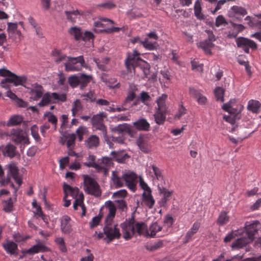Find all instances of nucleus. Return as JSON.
I'll use <instances>...</instances> for the list:
<instances>
[{
	"label": "nucleus",
	"mask_w": 261,
	"mask_h": 261,
	"mask_svg": "<svg viewBox=\"0 0 261 261\" xmlns=\"http://www.w3.org/2000/svg\"><path fill=\"white\" fill-rule=\"evenodd\" d=\"M111 129L112 132L117 133L119 134L126 133L131 135L132 133L130 125L127 123L119 124L115 127L111 128Z\"/></svg>",
	"instance_id": "a211bd4d"
},
{
	"label": "nucleus",
	"mask_w": 261,
	"mask_h": 261,
	"mask_svg": "<svg viewBox=\"0 0 261 261\" xmlns=\"http://www.w3.org/2000/svg\"><path fill=\"white\" fill-rule=\"evenodd\" d=\"M84 189L86 193L98 197L101 196L100 186L96 180L89 175H83Z\"/></svg>",
	"instance_id": "7ed1b4c3"
},
{
	"label": "nucleus",
	"mask_w": 261,
	"mask_h": 261,
	"mask_svg": "<svg viewBox=\"0 0 261 261\" xmlns=\"http://www.w3.org/2000/svg\"><path fill=\"white\" fill-rule=\"evenodd\" d=\"M91 123L93 126H96V124L103 122V120L97 114L94 115L91 118Z\"/></svg>",
	"instance_id": "e2e57ef3"
},
{
	"label": "nucleus",
	"mask_w": 261,
	"mask_h": 261,
	"mask_svg": "<svg viewBox=\"0 0 261 261\" xmlns=\"http://www.w3.org/2000/svg\"><path fill=\"white\" fill-rule=\"evenodd\" d=\"M102 216V214L100 213L97 216L94 217L89 223L90 227L93 228L98 225Z\"/></svg>",
	"instance_id": "37998d69"
},
{
	"label": "nucleus",
	"mask_w": 261,
	"mask_h": 261,
	"mask_svg": "<svg viewBox=\"0 0 261 261\" xmlns=\"http://www.w3.org/2000/svg\"><path fill=\"white\" fill-rule=\"evenodd\" d=\"M194 9L195 16L199 19H204V15L201 13L202 8L201 6V3L199 0H197L196 2L194 5Z\"/></svg>",
	"instance_id": "473e14b6"
},
{
	"label": "nucleus",
	"mask_w": 261,
	"mask_h": 261,
	"mask_svg": "<svg viewBox=\"0 0 261 261\" xmlns=\"http://www.w3.org/2000/svg\"><path fill=\"white\" fill-rule=\"evenodd\" d=\"M25 137L22 135V133H19L15 136L12 137V140L16 144H18L22 141L24 140Z\"/></svg>",
	"instance_id": "603ef678"
},
{
	"label": "nucleus",
	"mask_w": 261,
	"mask_h": 261,
	"mask_svg": "<svg viewBox=\"0 0 261 261\" xmlns=\"http://www.w3.org/2000/svg\"><path fill=\"white\" fill-rule=\"evenodd\" d=\"M84 165L87 167H93L95 168L98 172L101 171L104 167L99 165L95 162H85L83 163Z\"/></svg>",
	"instance_id": "8fccbe9b"
},
{
	"label": "nucleus",
	"mask_w": 261,
	"mask_h": 261,
	"mask_svg": "<svg viewBox=\"0 0 261 261\" xmlns=\"http://www.w3.org/2000/svg\"><path fill=\"white\" fill-rule=\"evenodd\" d=\"M64 137L67 139L66 145L68 148H70L71 146L74 145L75 140L76 139L75 134L72 133L68 134L67 135H65Z\"/></svg>",
	"instance_id": "c03bdc74"
},
{
	"label": "nucleus",
	"mask_w": 261,
	"mask_h": 261,
	"mask_svg": "<svg viewBox=\"0 0 261 261\" xmlns=\"http://www.w3.org/2000/svg\"><path fill=\"white\" fill-rule=\"evenodd\" d=\"M227 24V22L226 21L225 18L222 15H219L216 19L215 25L217 27H219L222 24Z\"/></svg>",
	"instance_id": "680f3d73"
},
{
	"label": "nucleus",
	"mask_w": 261,
	"mask_h": 261,
	"mask_svg": "<svg viewBox=\"0 0 261 261\" xmlns=\"http://www.w3.org/2000/svg\"><path fill=\"white\" fill-rule=\"evenodd\" d=\"M92 79L91 75H88L84 73L73 74L68 78V83L70 86L74 88L80 86L81 90H84Z\"/></svg>",
	"instance_id": "f257e3e1"
},
{
	"label": "nucleus",
	"mask_w": 261,
	"mask_h": 261,
	"mask_svg": "<svg viewBox=\"0 0 261 261\" xmlns=\"http://www.w3.org/2000/svg\"><path fill=\"white\" fill-rule=\"evenodd\" d=\"M12 75L13 76L14 85L15 86L23 85L27 81V77L25 76H18L14 73Z\"/></svg>",
	"instance_id": "ea45409f"
},
{
	"label": "nucleus",
	"mask_w": 261,
	"mask_h": 261,
	"mask_svg": "<svg viewBox=\"0 0 261 261\" xmlns=\"http://www.w3.org/2000/svg\"><path fill=\"white\" fill-rule=\"evenodd\" d=\"M137 175L134 172L126 173L123 174L122 178L127 182L134 181L136 179Z\"/></svg>",
	"instance_id": "a18cd8bd"
},
{
	"label": "nucleus",
	"mask_w": 261,
	"mask_h": 261,
	"mask_svg": "<svg viewBox=\"0 0 261 261\" xmlns=\"http://www.w3.org/2000/svg\"><path fill=\"white\" fill-rule=\"evenodd\" d=\"M69 33L74 36L75 40H79L81 39L83 33L80 28L73 27L69 29Z\"/></svg>",
	"instance_id": "2f4dec72"
},
{
	"label": "nucleus",
	"mask_w": 261,
	"mask_h": 261,
	"mask_svg": "<svg viewBox=\"0 0 261 261\" xmlns=\"http://www.w3.org/2000/svg\"><path fill=\"white\" fill-rule=\"evenodd\" d=\"M140 55V54L136 49L134 50L133 54H127L126 58L125 60L124 64L128 72H132V67L133 64L137 61V58Z\"/></svg>",
	"instance_id": "9b49d317"
},
{
	"label": "nucleus",
	"mask_w": 261,
	"mask_h": 261,
	"mask_svg": "<svg viewBox=\"0 0 261 261\" xmlns=\"http://www.w3.org/2000/svg\"><path fill=\"white\" fill-rule=\"evenodd\" d=\"M231 248L233 249H238L242 248L245 246V237H241L238 238L231 244Z\"/></svg>",
	"instance_id": "f704fd0d"
},
{
	"label": "nucleus",
	"mask_w": 261,
	"mask_h": 261,
	"mask_svg": "<svg viewBox=\"0 0 261 261\" xmlns=\"http://www.w3.org/2000/svg\"><path fill=\"white\" fill-rule=\"evenodd\" d=\"M105 205L109 208V213L106 218L105 222L112 223L116 215V207L114 203L111 200L107 201Z\"/></svg>",
	"instance_id": "ddd939ff"
},
{
	"label": "nucleus",
	"mask_w": 261,
	"mask_h": 261,
	"mask_svg": "<svg viewBox=\"0 0 261 261\" xmlns=\"http://www.w3.org/2000/svg\"><path fill=\"white\" fill-rule=\"evenodd\" d=\"M139 184L140 187L144 190V192H146L147 193L151 191V189L141 177L139 178Z\"/></svg>",
	"instance_id": "4d7b16f0"
},
{
	"label": "nucleus",
	"mask_w": 261,
	"mask_h": 261,
	"mask_svg": "<svg viewBox=\"0 0 261 261\" xmlns=\"http://www.w3.org/2000/svg\"><path fill=\"white\" fill-rule=\"evenodd\" d=\"M246 46L251 48L253 50L256 49L257 45L253 41L246 38Z\"/></svg>",
	"instance_id": "69168bd1"
},
{
	"label": "nucleus",
	"mask_w": 261,
	"mask_h": 261,
	"mask_svg": "<svg viewBox=\"0 0 261 261\" xmlns=\"http://www.w3.org/2000/svg\"><path fill=\"white\" fill-rule=\"evenodd\" d=\"M94 38L93 34L89 31H86L84 34L82 35L81 39L84 41H89Z\"/></svg>",
	"instance_id": "13d9d810"
},
{
	"label": "nucleus",
	"mask_w": 261,
	"mask_h": 261,
	"mask_svg": "<svg viewBox=\"0 0 261 261\" xmlns=\"http://www.w3.org/2000/svg\"><path fill=\"white\" fill-rule=\"evenodd\" d=\"M135 128L138 130L149 131L150 124L145 118H142L133 123Z\"/></svg>",
	"instance_id": "6ab92c4d"
},
{
	"label": "nucleus",
	"mask_w": 261,
	"mask_h": 261,
	"mask_svg": "<svg viewBox=\"0 0 261 261\" xmlns=\"http://www.w3.org/2000/svg\"><path fill=\"white\" fill-rule=\"evenodd\" d=\"M164 223L167 224L169 227H171L174 222L173 217L169 214L166 215L164 218Z\"/></svg>",
	"instance_id": "774afa93"
},
{
	"label": "nucleus",
	"mask_w": 261,
	"mask_h": 261,
	"mask_svg": "<svg viewBox=\"0 0 261 261\" xmlns=\"http://www.w3.org/2000/svg\"><path fill=\"white\" fill-rule=\"evenodd\" d=\"M260 227V223L258 220L246 221V245L254 240L255 236Z\"/></svg>",
	"instance_id": "423d86ee"
},
{
	"label": "nucleus",
	"mask_w": 261,
	"mask_h": 261,
	"mask_svg": "<svg viewBox=\"0 0 261 261\" xmlns=\"http://www.w3.org/2000/svg\"><path fill=\"white\" fill-rule=\"evenodd\" d=\"M230 22L233 28V29L236 31V33H237V34L240 32L243 31L245 29V27L242 24H237L231 21Z\"/></svg>",
	"instance_id": "0e129e2a"
},
{
	"label": "nucleus",
	"mask_w": 261,
	"mask_h": 261,
	"mask_svg": "<svg viewBox=\"0 0 261 261\" xmlns=\"http://www.w3.org/2000/svg\"><path fill=\"white\" fill-rule=\"evenodd\" d=\"M167 95L166 94H163L160 96L156 100V103L158 105V108L156 109L159 110H167L166 107L165 102L167 98Z\"/></svg>",
	"instance_id": "72a5a7b5"
},
{
	"label": "nucleus",
	"mask_w": 261,
	"mask_h": 261,
	"mask_svg": "<svg viewBox=\"0 0 261 261\" xmlns=\"http://www.w3.org/2000/svg\"><path fill=\"white\" fill-rule=\"evenodd\" d=\"M229 217L225 212H221L218 217L217 222L219 225H223L228 221Z\"/></svg>",
	"instance_id": "a19ab883"
},
{
	"label": "nucleus",
	"mask_w": 261,
	"mask_h": 261,
	"mask_svg": "<svg viewBox=\"0 0 261 261\" xmlns=\"http://www.w3.org/2000/svg\"><path fill=\"white\" fill-rule=\"evenodd\" d=\"M89 148L97 147L99 144V138L96 135H92L85 141Z\"/></svg>",
	"instance_id": "cd10ccee"
},
{
	"label": "nucleus",
	"mask_w": 261,
	"mask_h": 261,
	"mask_svg": "<svg viewBox=\"0 0 261 261\" xmlns=\"http://www.w3.org/2000/svg\"><path fill=\"white\" fill-rule=\"evenodd\" d=\"M158 189L160 194H163V197L169 199V198L171 196L172 191H169L167 190L165 188H161L158 187Z\"/></svg>",
	"instance_id": "5fc2aeb1"
},
{
	"label": "nucleus",
	"mask_w": 261,
	"mask_h": 261,
	"mask_svg": "<svg viewBox=\"0 0 261 261\" xmlns=\"http://www.w3.org/2000/svg\"><path fill=\"white\" fill-rule=\"evenodd\" d=\"M148 141V139L147 135H140L136 141V143L140 149L144 153H148L150 151Z\"/></svg>",
	"instance_id": "f8f14e48"
},
{
	"label": "nucleus",
	"mask_w": 261,
	"mask_h": 261,
	"mask_svg": "<svg viewBox=\"0 0 261 261\" xmlns=\"http://www.w3.org/2000/svg\"><path fill=\"white\" fill-rule=\"evenodd\" d=\"M244 232V230L243 229L232 230L224 239V242L225 243L230 242L231 240L235 239L236 237L242 234Z\"/></svg>",
	"instance_id": "c85d7f7f"
},
{
	"label": "nucleus",
	"mask_w": 261,
	"mask_h": 261,
	"mask_svg": "<svg viewBox=\"0 0 261 261\" xmlns=\"http://www.w3.org/2000/svg\"><path fill=\"white\" fill-rule=\"evenodd\" d=\"M48 251H49V249L47 246L42 244H38L34 245L28 250L22 251V253L34 254L39 252H44Z\"/></svg>",
	"instance_id": "2eb2a0df"
},
{
	"label": "nucleus",
	"mask_w": 261,
	"mask_h": 261,
	"mask_svg": "<svg viewBox=\"0 0 261 261\" xmlns=\"http://www.w3.org/2000/svg\"><path fill=\"white\" fill-rule=\"evenodd\" d=\"M214 94L217 101H224V90L222 88L220 87H216L214 90Z\"/></svg>",
	"instance_id": "58836bf2"
},
{
	"label": "nucleus",
	"mask_w": 261,
	"mask_h": 261,
	"mask_svg": "<svg viewBox=\"0 0 261 261\" xmlns=\"http://www.w3.org/2000/svg\"><path fill=\"white\" fill-rule=\"evenodd\" d=\"M246 21H247L248 24L251 27H258L261 30V21H257L254 18H251L249 16L246 17ZM251 37H254L261 41V32H256L251 35Z\"/></svg>",
	"instance_id": "4468645a"
},
{
	"label": "nucleus",
	"mask_w": 261,
	"mask_h": 261,
	"mask_svg": "<svg viewBox=\"0 0 261 261\" xmlns=\"http://www.w3.org/2000/svg\"><path fill=\"white\" fill-rule=\"evenodd\" d=\"M3 246L7 252L11 254L15 253V250L17 249V245L13 241H8L6 244H3Z\"/></svg>",
	"instance_id": "c756f323"
},
{
	"label": "nucleus",
	"mask_w": 261,
	"mask_h": 261,
	"mask_svg": "<svg viewBox=\"0 0 261 261\" xmlns=\"http://www.w3.org/2000/svg\"><path fill=\"white\" fill-rule=\"evenodd\" d=\"M154 172V175H155L156 178L159 180V179H163V176L162 175V172L161 170L155 166L154 165H152L150 166Z\"/></svg>",
	"instance_id": "3c124183"
},
{
	"label": "nucleus",
	"mask_w": 261,
	"mask_h": 261,
	"mask_svg": "<svg viewBox=\"0 0 261 261\" xmlns=\"http://www.w3.org/2000/svg\"><path fill=\"white\" fill-rule=\"evenodd\" d=\"M261 103L256 100L251 99L248 102L247 109L254 114H258L260 109Z\"/></svg>",
	"instance_id": "5701e85b"
},
{
	"label": "nucleus",
	"mask_w": 261,
	"mask_h": 261,
	"mask_svg": "<svg viewBox=\"0 0 261 261\" xmlns=\"http://www.w3.org/2000/svg\"><path fill=\"white\" fill-rule=\"evenodd\" d=\"M63 188L64 193L63 197L64 200H65V199L67 198L68 196V192H69L73 197H76L79 194L80 190L77 187L73 188L70 185L64 182L63 185Z\"/></svg>",
	"instance_id": "f3484780"
},
{
	"label": "nucleus",
	"mask_w": 261,
	"mask_h": 261,
	"mask_svg": "<svg viewBox=\"0 0 261 261\" xmlns=\"http://www.w3.org/2000/svg\"><path fill=\"white\" fill-rule=\"evenodd\" d=\"M156 110V112L153 115L155 122L158 125H163L166 120L167 110Z\"/></svg>",
	"instance_id": "aec40b11"
},
{
	"label": "nucleus",
	"mask_w": 261,
	"mask_h": 261,
	"mask_svg": "<svg viewBox=\"0 0 261 261\" xmlns=\"http://www.w3.org/2000/svg\"><path fill=\"white\" fill-rule=\"evenodd\" d=\"M123 151H119L118 154H117L115 160L116 162L119 163H124L126 158H129V156L127 154H122Z\"/></svg>",
	"instance_id": "09e8293b"
},
{
	"label": "nucleus",
	"mask_w": 261,
	"mask_h": 261,
	"mask_svg": "<svg viewBox=\"0 0 261 261\" xmlns=\"http://www.w3.org/2000/svg\"><path fill=\"white\" fill-rule=\"evenodd\" d=\"M135 228H136L135 232L136 231L138 235H143L145 231V236L148 237L149 232L147 230V226L144 222H137L135 224Z\"/></svg>",
	"instance_id": "393cba45"
},
{
	"label": "nucleus",
	"mask_w": 261,
	"mask_h": 261,
	"mask_svg": "<svg viewBox=\"0 0 261 261\" xmlns=\"http://www.w3.org/2000/svg\"><path fill=\"white\" fill-rule=\"evenodd\" d=\"M70 218L67 215L63 216L61 220V229L62 231L65 234H69L72 230L71 225L70 223Z\"/></svg>",
	"instance_id": "dca6fc26"
},
{
	"label": "nucleus",
	"mask_w": 261,
	"mask_h": 261,
	"mask_svg": "<svg viewBox=\"0 0 261 261\" xmlns=\"http://www.w3.org/2000/svg\"><path fill=\"white\" fill-rule=\"evenodd\" d=\"M23 121V117L20 115H14L11 117L7 123L8 126L17 125Z\"/></svg>",
	"instance_id": "7c9ffc66"
},
{
	"label": "nucleus",
	"mask_w": 261,
	"mask_h": 261,
	"mask_svg": "<svg viewBox=\"0 0 261 261\" xmlns=\"http://www.w3.org/2000/svg\"><path fill=\"white\" fill-rule=\"evenodd\" d=\"M8 170V174L11 176L13 178L18 175L19 169L14 162H11L7 166Z\"/></svg>",
	"instance_id": "bb28decb"
},
{
	"label": "nucleus",
	"mask_w": 261,
	"mask_h": 261,
	"mask_svg": "<svg viewBox=\"0 0 261 261\" xmlns=\"http://www.w3.org/2000/svg\"><path fill=\"white\" fill-rule=\"evenodd\" d=\"M189 93L192 97L196 99L201 94L199 90L192 87L189 88Z\"/></svg>",
	"instance_id": "052dcab7"
},
{
	"label": "nucleus",
	"mask_w": 261,
	"mask_h": 261,
	"mask_svg": "<svg viewBox=\"0 0 261 261\" xmlns=\"http://www.w3.org/2000/svg\"><path fill=\"white\" fill-rule=\"evenodd\" d=\"M214 46V44L210 40H205L204 41L201 42L198 45V47L202 48L207 55L212 54L211 49Z\"/></svg>",
	"instance_id": "a878e982"
},
{
	"label": "nucleus",
	"mask_w": 261,
	"mask_h": 261,
	"mask_svg": "<svg viewBox=\"0 0 261 261\" xmlns=\"http://www.w3.org/2000/svg\"><path fill=\"white\" fill-rule=\"evenodd\" d=\"M115 202L118 203V208L122 211H124L127 209V204L123 199L117 200Z\"/></svg>",
	"instance_id": "bf43d9fd"
},
{
	"label": "nucleus",
	"mask_w": 261,
	"mask_h": 261,
	"mask_svg": "<svg viewBox=\"0 0 261 261\" xmlns=\"http://www.w3.org/2000/svg\"><path fill=\"white\" fill-rule=\"evenodd\" d=\"M112 179L116 188H120L123 186V182L121 181L120 178L115 174V172L112 173Z\"/></svg>",
	"instance_id": "49530a36"
},
{
	"label": "nucleus",
	"mask_w": 261,
	"mask_h": 261,
	"mask_svg": "<svg viewBox=\"0 0 261 261\" xmlns=\"http://www.w3.org/2000/svg\"><path fill=\"white\" fill-rule=\"evenodd\" d=\"M135 211L133 212L130 218L126 219L125 221L120 224L123 233V238L125 240H130L135 233L134 224Z\"/></svg>",
	"instance_id": "20e7f679"
},
{
	"label": "nucleus",
	"mask_w": 261,
	"mask_h": 261,
	"mask_svg": "<svg viewBox=\"0 0 261 261\" xmlns=\"http://www.w3.org/2000/svg\"><path fill=\"white\" fill-rule=\"evenodd\" d=\"M96 129H98L101 131L103 135V138L105 141L108 140V136L107 135V127L103 123V122L96 124V126H93Z\"/></svg>",
	"instance_id": "79ce46f5"
},
{
	"label": "nucleus",
	"mask_w": 261,
	"mask_h": 261,
	"mask_svg": "<svg viewBox=\"0 0 261 261\" xmlns=\"http://www.w3.org/2000/svg\"><path fill=\"white\" fill-rule=\"evenodd\" d=\"M29 90V93L33 96V99L34 100H38L43 96V88L38 83H35L32 85L31 87H27Z\"/></svg>",
	"instance_id": "1a4fd4ad"
},
{
	"label": "nucleus",
	"mask_w": 261,
	"mask_h": 261,
	"mask_svg": "<svg viewBox=\"0 0 261 261\" xmlns=\"http://www.w3.org/2000/svg\"><path fill=\"white\" fill-rule=\"evenodd\" d=\"M140 44H142L143 47L149 50H153L155 48L157 44L156 42H151L149 41L148 38H145L144 41H140Z\"/></svg>",
	"instance_id": "c9c22d12"
},
{
	"label": "nucleus",
	"mask_w": 261,
	"mask_h": 261,
	"mask_svg": "<svg viewBox=\"0 0 261 261\" xmlns=\"http://www.w3.org/2000/svg\"><path fill=\"white\" fill-rule=\"evenodd\" d=\"M228 15L229 17H235L237 19L240 20V16L245 15V9L237 6H234L231 7V11H229Z\"/></svg>",
	"instance_id": "412c9836"
},
{
	"label": "nucleus",
	"mask_w": 261,
	"mask_h": 261,
	"mask_svg": "<svg viewBox=\"0 0 261 261\" xmlns=\"http://www.w3.org/2000/svg\"><path fill=\"white\" fill-rule=\"evenodd\" d=\"M117 226V224L113 227L112 223L105 222L103 231L106 237L103 238V240L106 241L107 244L110 243L115 239H119L121 237V234L120 232V230Z\"/></svg>",
	"instance_id": "39448f33"
},
{
	"label": "nucleus",
	"mask_w": 261,
	"mask_h": 261,
	"mask_svg": "<svg viewBox=\"0 0 261 261\" xmlns=\"http://www.w3.org/2000/svg\"><path fill=\"white\" fill-rule=\"evenodd\" d=\"M127 191L124 190V189H123V190H120L116 192H115L113 195V197H122V198H124L127 195Z\"/></svg>",
	"instance_id": "338daca9"
},
{
	"label": "nucleus",
	"mask_w": 261,
	"mask_h": 261,
	"mask_svg": "<svg viewBox=\"0 0 261 261\" xmlns=\"http://www.w3.org/2000/svg\"><path fill=\"white\" fill-rule=\"evenodd\" d=\"M94 92L93 91H90L88 93L83 94L82 96L83 97H86V98L84 99L86 101H88L90 100L91 102H94L96 100V98L94 96Z\"/></svg>",
	"instance_id": "864d4df0"
},
{
	"label": "nucleus",
	"mask_w": 261,
	"mask_h": 261,
	"mask_svg": "<svg viewBox=\"0 0 261 261\" xmlns=\"http://www.w3.org/2000/svg\"><path fill=\"white\" fill-rule=\"evenodd\" d=\"M234 102V100L231 99L228 102L223 104L222 107L223 110L229 113V115L228 116L224 115L223 119L231 124H234L236 120L240 119V112L243 109V106H241L239 110L233 108L231 105Z\"/></svg>",
	"instance_id": "f03ea898"
},
{
	"label": "nucleus",
	"mask_w": 261,
	"mask_h": 261,
	"mask_svg": "<svg viewBox=\"0 0 261 261\" xmlns=\"http://www.w3.org/2000/svg\"><path fill=\"white\" fill-rule=\"evenodd\" d=\"M136 67H140L143 71L145 77H148V75L150 74V66L147 62L140 57H137V61L133 64L132 67V71L133 70L134 73Z\"/></svg>",
	"instance_id": "6e6552de"
},
{
	"label": "nucleus",
	"mask_w": 261,
	"mask_h": 261,
	"mask_svg": "<svg viewBox=\"0 0 261 261\" xmlns=\"http://www.w3.org/2000/svg\"><path fill=\"white\" fill-rule=\"evenodd\" d=\"M42 97V99L38 104V106L41 107L47 106V105L50 103H56V101H51V97L55 100H60L62 102H65L67 100V97L65 94H59L56 92L52 93L51 95H50L49 93L47 92L45 93L44 94H43V96Z\"/></svg>",
	"instance_id": "0eeeda50"
},
{
	"label": "nucleus",
	"mask_w": 261,
	"mask_h": 261,
	"mask_svg": "<svg viewBox=\"0 0 261 261\" xmlns=\"http://www.w3.org/2000/svg\"><path fill=\"white\" fill-rule=\"evenodd\" d=\"M3 211L6 213H10L12 211L13 203L12 202V199L10 197L8 200L3 201Z\"/></svg>",
	"instance_id": "4c0bfd02"
},
{
	"label": "nucleus",
	"mask_w": 261,
	"mask_h": 261,
	"mask_svg": "<svg viewBox=\"0 0 261 261\" xmlns=\"http://www.w3.org/2000/svg\"><path fill=\"white\" fill-rule=\"evenodd\" d=\"M142 200L145 205L149 208H152L154 204L155 201L151 195V191L147 192H143L142 195Z\"/></svg>",
	"instance_id": "4be33fe9"
},
{
	"label": "nucleus",
	"mask_w": 261,
	"mask_h": 261,
	"mask_svg": "<svg viewBox=\"0 0 261 261\" xmlns=\"http://www.w3.org/2000/svg\"><path fill=\"white\" fill-rule=\"evenodd\" d=\"M7 24V31L9 33V37H11L14 34V32L17 29V23L16 22H8Z\"/></svg>",
	"instance_id": "de8ad7c7"
},
{
	"label": "nucleus",
	"mask_w": 261,
	"mask_h": 261,
	"mask_svg": "<svg viewBox=\"0 0 261 261\" xmlns=\"http://www.w3.org/2000/svg\"><path fill=\"white\" fill-rule=\"evenodd\" d=\"M0 151H2L4 156L9 157L12 159L17 154L16 147L11 143H9L5 147L0 146Z\"/></svg>",
	"instance_id": "9d476101"
},
{
	"label": "nucleus",
	"mask_w": 261,
	"mask_h": 261,
	"mask_svg": "<svg viewBox=\"0 0 261 261\" xmlns=\"http://www.w3.org/2000/svg\"><path fill=\"white\" fill-rule=\"evenodd\" d=\"M67 59V62L64 64L65 69L66 71H79L81 70L80 67L75 66L77 63L76 61H74V57H68Z\"/></svg>",
	"instance_id": "b1692460"
},
{
	"label": "nucleus",
	"mask_w": 261,
	"mask_h": 261,
	"mask_svg": "<svg viewBox=\"0 0 261 261\" xmlns=\"http://www.w3.org/2000/svg\"><path fill=\"white\" fill-rule=\"evenodd\" d=\"M162 227L159 226L156 222L153 223L149 227L151 233H149V236L150 238L155 237L157 232L161 231Z\"/></svg>",
	"instance_id": "e433bc0d"
},
{
	"label": "nucleus",
	"mask_w": 261,
	"mask_h": 261,
	"mask_svg": "<svg viewBox=\"0 0 261 261\" xmlns=\"http://www.w3.org/2000/svg\"><path fill=\"white\" fill-rule=\"evenodd\" d=\"M140 99L144 104L146 105V102L149 101L151 99V97L148 92L142 91L140 94Z\"/></svg>",
	"instance_id": "6e6d98bb"
}]
</instances>
